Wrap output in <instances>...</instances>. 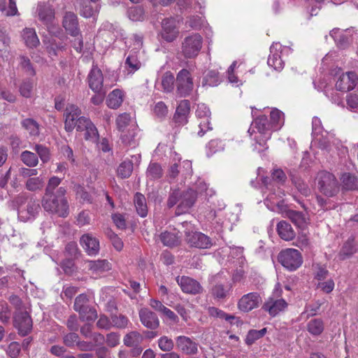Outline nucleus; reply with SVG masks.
I'll return each instance as SVG.
<instances>
[{"label": "nucleus", "mask_w": 358, "mask_h": 358, "mask_svg": "<svg viewBox=\"0 0 358 358\" xmlns=\"http://www.w3.org/2000/svg\"><path fill=\"white\" fill-rule=\"evenodd\" d=\"M196 199L197 193L192 189L185 191L179 188L171 189L166 201V206L169 208H172L178 204L175 211V215L178 216L188 212Z\"/></svg>", "instance_id": "1"}, {"label": "nucleus", "mask_w": 358, "mask_h": 358, "mask_svg": "<svg viewBox=\"0 0 358 358\" xmlns=\"http://www.w3.org/2000/svg\"><path fill=\"white\" fill-rule=\"evenodd\" d=\"M66 192V189L60 187L57 189L56 194L43 196L42 206L44 210L50 214L66 217L69 214V206L65 197Z\"/></svg>", "instance_id": "2"}, {"label": "nucleus", "mask_w": 358, "mask_h": 358, "mask_svg": "<svg viewBox=\"0 0 358 358\" xmlns=\"http://www.w3.org/2000/svg\"><path fill=\"white\" fill-rule=\"evenodd\" d=\"M73 309L78 313L79 319L82 322H92L98 317L96 310L91 306L89 296L85 294L76 297Z\"/></svg>", "instance_id": "3"}, {"label": "nucleus", "mask_w": 358, "mask_h": 358, "mask_svg": "<svg viewBox=\"0 0 358 358\" xmlns=\"http://www.w3.org/2000/svg\"><path fill=\"white\" fill-rule=\"evenodd\" d=\"M278 260L284 268L289 271H296L303 263L301 252L294 248L282 250L278 254Z\"/></svg>", "instance_id": "4"}, {"label": "nucleus", "mask_w": 358, "mask_h": 358, "mask_svg": "<svg viewBox=\"0 0 358 358\" xmlns=\"http://www.w3.org/2000/svg\"><path fill=\"white\" fill-rule=\"evenodd\" d=\"M318 189L321 193L329 197L336 196L339 192V186L336 177L327 171L318 174Z\"/></svg>", "instance_id": "5"}, {"label": "nucleus", "mask_w": 358, "mask_h": 358, "mask_svg": "<svg viewBox=\"0 0 358 358\" xmlns=\"http://www.w3.org/2000/svg\"><path fill=\"white\" fill-rule=\"evenodd\" d=\"M203 45V38L199 34H192L183 39L181 44V52L185 58L196 57Z\"/></svg>", "instance_id": "6"}, {"label": "nucleus", "mask_w": 358, "mask_h": 358, "mask_svg": "<svg viewBox=\"0 0 358 358\" xmlns=\"http://www.w3.org/2000/svg\"><path fill=\"white\" fill-rule=\"evenodd\" d=\"M176 84L177 92L180 96L185 97L189 95L194 88L190 72L186 69L180 70L177 74Z\"/></svg>", "instance_id": "7"}, {"label": "nucleus", "mask_w": 358, "mask_h": 358, "mask_svg": "<svg viewBox=\"0 0 358 358\" xmlns=\"http://www.w3.org/2000/svg\"><path fill=\"white\" fill-rule=\"evenodd\" d=\"M280 293L281 290H275L273 296H270L262 306V309L268 312L271 317H275L287 306V302L283 299L277 298Z\"/></svg>", "instance_id": "8"}, {"label": "nucleus", "mask_w": 358, "mask_h": 358, "mask_svg": "<svg viewBox=\"0 0 358 358\" xmlns=\"http://www.w3.org/2000/svg\"><path fill=\"white\" fill-rule=\"evenodd\" d=\"M13 325L20 336H25L31 331L33 322L27 311H18L13 315Z\"/></svg>", "instance_id": "9"}, {"label": "nucleus", "mask_w": 358, "mask_h": 358, "mask_svg": "<svg viewBox=\"0 0 358 358\" xmlns=\"http://www.w3.org/2000/svg\"><path fill=\"white\" fill-rule=\"evenodd\" d=\"M185 241L190 247L199 249H208L214 244L213 240L209 236L199 231L186 232Z\"/></svg>", "instance_id": "10"}, {"label": "nucleus", "mask_w": 358, "mask_h": 358, "mask_svg": "<svg viewBox=\"0 0 358 358\" xmlns=\"http://www.w3.org/2000/svg\"><path fill=\"white\" fill-rule=\"evenodd\" d=\"M262 301L258 292H250L244 294L238 301V308L244 313H248L259 306Z\"/></svg>", "instance_id": "11"}, {"label": "nucleus", "mask_w": 358, "mask_h": 358, "mask_svg": "<svg viewBox=\"0 0 358 358\" xmlns=\"http://www.w3.org/2000/svg\"><path fill=\"white\" fill-rule=\"evenodd\" d=\"M41 210L39 201L33 198L27 201L26 206H21L18 209V218L22 222H27L33 220Z\"/></svg>", "instance_id": "12"}, {"label": "nucleus", "mask_w": 358, "mask_h": 358, "mask_svg": "<svg viewBox=\"0 0 358 358\" xmlns=\"http://www.w3.org/2000/svg\"><path fill=\"white\" fill-rule=\"evenodd\" d=\"M62 24L66 33L72 37H77L81 33L78 17L71 11L65 12Z\"/></svg>", "instance_id": "13"}, {"label": "nucleus", "mask_w": 358, "mask_h": 358, "mask_svg": "<svg viewBox=\"0 0 358 358\" xmlns=\"http://www.w3.org/2000/svg\"><path fill=\"white\" fill-rule=\"evenodd\" d=\"M357 74L353 71L342 73L336 81V88L341 92L352 90L357 85Z\"/></svg>", "instance_id": "14"}, {"label": "nucleus", "mask_w": 358, "mask_h": 358, "mask_svg": "<svg viewBox=\"0 0 358 358\" xmlns=\"http://www.w3.org/2000/svg\"><path fill=\"white\" fill-rule=\"evenodd\" d=\"M176 280L181 289L185 293L197 294L201 293L203 291V287L200 283L192 278L187 276L178 277Z\"/></svg>", "instance_id": "15"}, {"label": "nucleus", "mask_w": 358, "mask_h": 358, "mask_svg": "<svg viewBox=\"0 0 358 358\" xmlns=\"http://www.w3.org/2000/svg\"><path fill=\"white\" fill-rule=\"evenodd\" d=\"M177 348L187 355H194L198 352V344L190 338L179 336L176 338Z\"/></svg>", "instance_id": "16"}, {"label": "nucleus", "mask_w": 358, "mask_h": 358, "mask_svg": "<svg viewBox=\"0 0 358 358\" xmlns=\"http://www.w3.org/2000/svg\"><path fill=\"white\" fill-rule=\"evenodd\" d=\"M162 37L167 42L173 41L178 36L179 31L176 27V22L173 18L163 20L162 22Z\"/></svg>", "instance_id": "17"}, {"label": "nucleus", "mask_w": 358, "mask_h": 358, "mask_svg": "<svg viewBox=\"0 0 358 358\" xmlns=\"http://www.w3.org/2000/svg\"><path fill=\"white\" fill-rule=\"evenodd\" d=\"M80 243L88 255L95 256L100 250L99 241L92 234H85L80 237Z\"/></svg>", "instance_id": "18"}, {"label": "nucleus", "mask_w": 358, "mask_h": 358, "mask_svg": "<svg viewBox=\"0 0 358 358\" xmlns=\"http://www.w3.org/2000/svg\"><path fill=\"white\" fill-rule=\"evenodd\" d=\"M190 110V103L188 100H182L176 108L173 120L178 126H183L188 122V115Z\"/></svg>", "instance_id": "19"}, {"label": "nucleus", "mask_w": 358, "mask_h": 358, "mask_svg": "<svg viewBox=\"0 0 358 358\" xmlns=\"http://www.w3.org/2000/svg\"><path fill=\"white\" fill-rule=\"evenodd\" d=\"M89 86L95 93L101 92L103 88V76L97 66H93L87 77Z\"/></svg>", "instance_id": "20"}, {"label": "nucleus", "mask_w": 358, "mask_h": 358, "mask_svg": "<svg viewBox=\"0 0 358 358\" xmlns=\"http://www.w3.org/2000/svg\"><path fill=\"white\" fill-rule=\"evenodd\" d=\"M141 323L148 329L155 330L159 327V320L157 315L148 308H142L139 311Z\"/></svg>", "instance_id": "21"}, {"label": "nucleus", "mask_w": 358, "mask_h": 358, "mask_svg": "<svg viewBox=\"0 0 358 358\" xmlns=\"http://www.w3.org/2000/svg\"><path fill=\"white\" fill-rule=\"evenodd\" d=\"M81 111L80 108L73 104L68 105L65 110L64 128L66 131H72L75 128V121L78 118Z\"/></svg>", "instance_id": "22"}, {"label": "nucleus", "mask_w": 358, "mask_h": 358, "mask_svg": "<svg viewBox=\"0 0 358 358\" xmlns=\"http://www.w3.org/2000/svg\"><path fill=\"white\" fill-rule=\"evenodd\" d=\"M38 19L46 26H49L55 19V10L48 4H39L37 7Z\"/></svg>", "instance_id": "23"}, {"label": "nucleus", "mask_w": 358, "mask_h": 358, "mask_svg": "<svg viewBox=\"0 0 358 358\" xmlns=\"http://www.w3.org/2000/svg\"><path fill=\"white\" fill-rule=\"evenodd\" d=\"M201 107L199 108L198 110H196L197 116L201 118V121L199 125L200 130L198 131V135L199 136H203L206 131L212 129V127H210L209 110L206 109L205 107V110L201 111Z\"/></svg>", "instance_id": "24"}, {"label": "nucleus", "mask_w": 358, "mask_h": 358, "mask_svg": "<svg viewBox=\"0 0 358 358\" xmlns=\"http://www.w3.org/2000/svg\"><path fill=\"white\" fill-rule=\"evenodd\" d=\"M276 229L279 236L285 241H292L295 238V231L291 224L285 220L278 223Z\"/></svg>", "instance_id": "25"}, {"label": "nucleus", "mask_w": 358, "mask_h": 358, "mask_svg": "<svg viewBox=\"0 0 358 358\" xmlns=\"http://www.w3.org/2000/svg\"><path fill=\"white\" fill-rule=\"evenodd\" d=\"M134 203L136 213L141 217H145L148 213V208L145 196L140 192H136L134 196Z\"/></svg>", "instance_id": "26"}, {"label": "nucleus", "mask_w": 358, "mask_h": 358, "mask_svg": "<svg viewBox=\"0 0 358 358\" xmlns=\"http://www.w3.org/2000/svg\"><path fill=\"white\" fill-rule=\"evenodd\" d=\"M22 36L26 45L29 48H36L40 43L36 31L33 28H24Z\"/></svg>", "instance_id": "27"}, {"label": "nucleus", "mask_w": 358, "mask_h": 358, "mask_svg": "<svg viewBox=\"0 0 358 358\" xmlns=\"http://www.w3.org/2000/svg\"><path fill=\"white\" fill-rule=\"evenodd\" d=\"M124 93L119 89H115L109 93L106 100L107 106L110 108L116 109L119 108L123 102Z\"/></svg>", "instance_id": "28"}, {"label": "nucleus", "mask_w": 358, "mask_h": 358, "mask_svg": "<svg viewBox=\"0 0 358 358\" xmlns=\"http://www.w3.org/2000/svg\"><path fill=\"white\" fill-rule=\"evenodd\" d=\"M159 239L164 245L174 248L180 245V237L176 234L165 231L159 235Z\"/></svg>", "instance_id": "29"}, {"label": "nucleus", "mask_w": 358, "mask_h": 358, "mask_svg": "<svg viewBox=\"0 0 358 358\" xmlns=\"http://www.w3.org/2000/svg\"><path fill=\"white\" fill-rule=\"evenodd\" d=\"M22 127L26 129L31 137H38L40 134V124L33 118H26L21 121Z\"/></svg>", "instance_id": "30"}, {"label": "nucleus", "mask_w": 358, "mask_h": 358, "mask_svg": "<svg viewBox=\"0 0 358 358\" xmlns=\"http://www.w3.org/2000/svg\"><path fill=\"white\" fill-rule=\"evenodd\" d=\"M355 252L354 238H349L342 246L338 255V258L340 261H343L350 257Z\"/></svg>", "instance_id": "31"}, {"label": "nucleus", "mask_w": 358, "mask_h": 358, "mask_svg": "<svg viewBox=\"0 0 358 358\" xmlns=\"http://www.w3.org/2000/svg\"><path fill=\"white\" fill-rule=\"evenodd\" d=\"M44 43L50 55L57 56L58 52L64 51L66 49V45L62 41H57L54 38H51Z\"/></svg>", "instance_id": "32"}, {"label": "nucleus", "mask_w": 358, "mask_h": 358, "mask_svg": "<svg viewBox=\"0 0 358 358\" xmlns=\"http://www.w3.org/2000/svg\"><path fill=\"white\" fill-rule=\"evenodd\" d=\"M231 288V286L216 283L212 287L210 293L216 299H224L229 295Z\"/></svg>", "instance_id": "33"}, {"label": "nucleus", "mask_w": 358, "mask_h": 358, "mask_svg": "<svg viewBox=\"0 0 358 358\" xmlns=\"http://www.w3.org/2000/svg\"><path fill=\"white\" fill-rule=\"evenodd\" d=\"M285 217L289 219L298 227H303L306 224V216L302 212L287 210L285 212Z\"/></svg>", "instance_id": "34"}, {"label": "nucleus", "mask_w": 358, "mask_h": 358, "mask_svg": "<svg viewBox=\"0 0 358 358\" xmlns=\"http://www.w3.org/2000/svg\"><path fill=\"white\" fill-rule=\"evenodd\" d=\"M88 268L92 272L103 273L110 269V264L106 259L89 261Z\"/></svg>", "instance_id": "35"}, {"label": "nucleus", "mask_w": 358, "mask_h": 358, "mask_svg": "<svg viewBox=\"0 0 358 358\" xmlns=\"http://www.w3.org/2000/svg\"><path fill=\"white\" fill-rule=\"evenodd\" d=\"M143 340V337L139 332L132 331L124 336L123 343L127 347H134L141 343Z\"/></svg>", "instance_id": "36"}, {"label": "nucleus", "mask_w": 358, "mask_h": 358, "mask_svg": "<svg viewBox=\"0 0 358 358\" xmlns=\"http://www.w3.org/2000/svg\"><path fill=\"white\" fill-rule=\"evenodd\" d=\"M341 180L343 188L347 190H354L358 188L357 178L350 173H343Z\"/></svg>", "instance_id": "37"}, {"label": "nucleus", "mask_w": 358, "mask_h": 358, "mask_svg": "<svg viewBox=\"0 0 358 358\" xmlns=\"http://www.w3.org/2000/svg\"><path fill=\"white\" fill-rule=\"evenodd\" d=\"M324 327L321 319L310 320L307 324V330L313 336H319L324 331Z\"/></svg>", "instance_id": "38"}, {"label": "nucleus", "mask_w": 358, "mask_h": 358, "mask_svg": "<svg viewBox=\"0 0 358 358\" xmlns=\"http://www.w3.org/2000/svg\"><path fill=\"white\" fill-rule=\"evenodd\" d=\"M176 78L171 71L165 72L162 77V87L166 93L171 92L174 89Z\"/></svg>", "instance_id": "39"}, {"label": "nucleus", "mask_w": 358, "mask_h": 358, "mask_svg": "<svg viewBox=\"0 0 358 358\" xmlns=\"http://www.w3.org/2000/svg\"><path fill=\"white\" fill-rule=\"evenodd\" d=\"M220 83L219 73L215 70L208 71L202 80L203 86L215 87Z\"/></svg>", "instance_id": "40"}, {"label": "nucleus", "mask_w": 358, "mask_h": 358, "mask_svg": "<svg viewBox=\"0 0 358 358\" xmlns=\"http://www.w3.org/2000/svg\"><path fill=\"white\" fill-rule=\"evenodd\" d=\"M20 159L26 166L29 167H34L37 166L38 163L37 155L28 150L22 152L20 154Z\"/></svg>", "instance_id": "41"}, {"label": "nucleus", "mask_w": 358, "mask_h": 358, "mask_svg": "<svg viewBox=\"0 0 358 358\" xmlns=\"http://www.w3.org/2000/svg\"><path fill=\"white\" fill-rule=\"evenodd\" d=\"M141 64L134 54H130L126 59L124 67L129 73H133L141 68Z\"/></svg>", "instance_id": "42"}, {"label": "nucleus", "mask_w": 358, "mask_h": 358, "mask_svg": "<svg viewBox=\"0 0 358 358\" xmlns=\"http://www.w3.org/2000/svg\"><path fill=\"white\" fill-rule=\"evenodd\" d=\"M146 174L150 180H157L162 178L163 170L158 163H150L148 167Z\"/></svg>", "instance_id": "43"}, {"label": "nucleus", "mask_w": 358, "mask_h": 358, "mask_svg": "<svg viewBox=\"0 0 358 358\" xmlns=\"http://www.w3.org/2000/svg\"><path fill=\"white\" fill-rule=\"evenodd\" d=\"M137 132L135 129L129 130L127 133L122 134L121 139L122 143L131 148H135L138 144V140L136 138Z\"/></svg>", "instance_id": "44"}, {"label": "nucleus", "mask_w": 358, "mask_h": 358, "mask_svg": "<svg viewBox=\"0 0 358 358\" xmlns=\"http://www.w3.org/2000/svg\"><path fill=\"white\" fill-rule=\"evenodd\" d=\"M270 124L265 116H262L255 120V127L261 135L271 134L269 132Z\"/></svg>", "instance_id": "45"}, {"label": "nucleus", "mask_w": 358, "mask_h": 358, "mask_svg": "<svg viewBox=\"0 0 358 358\" xmlns=\"http://www.w3.org/2000/svg\"><path fill=\"white\" fill-rule=\"evenodd\" d=\"M208 313L213 317L225 320L226 321H229L231 324H232L233 320L236 319L234 315L227 314L224 311L215 307H210L208 308Z\"/></svg>", "instance_id": "46"}, {"label": "nucleus", "mask_w": 358, "mask_h": 358, "mask_svg": "<svg viewBox=\"0 0 358 358\" xmlns=\"http://www.w3.org/2000/svg\"><path fill=\"white\" fill-rule=\"evenodd\" d=\"M133 171V163L131 161H124L117 168V175L122 178H129Z\"/></svg>", "instance_id": "47"}, {"label": "nucleus", "mask_w": 358, "mask_h": 358, "mask_svg": "<svg viewBox=\"0 0 358 358\" xmlns=\"http://www.w3.org/2000/svg\"><path fill=\"white\" fill-rule=\"evenodd\" d=\"M27 189L31 192H36L42 189L44 186V181L40 177L30 178L25 184Z\"/></svg>", "instance_id": "48"}, {"label": "nucleus", "mask_w": 358, "mask_h": 358, "mask_svg": "<svg viewBox=\"0 0 358 358\" xmlns=\"http://www.w3.org/2000/svg\"><path fill=\"white\" fill-rule=\"evenodd\" d=\"M284 115L283 113L278 110H272L270 114L271 121L272 122V127L273 129L278 130L282 124L284 123Z\"/></svg>", "instance_id": "49"}, {"label": "nucleus", "mask_w": 358, "mask_h": 358, "mask_svg": "<svg viewBox=\"0 0 358 358\" xmlns=\"http://www.w3.org/2000/svg\"><path fill=\"white\" fill-rule=\"evenodd\" d=\"M268 65L273 67L276 71H281L284 68V62L280 57V55L274 52L269 55L267 61Z\"/></svg>", "instance_id": "50"}, {"label": "nucleus", "mask_w": 358, "mask_h": 358, "mask_svg": "<svg viewBox=\"0 0 358 358\" xmlns=\"http://www.w3.org/2000/svg\"><path fill=\"white\" fill-rule=\"evenodd\" d=\"M84 131V138L86 141H90L93 143L97 142L99 135L96 127L92 123V122L89 124L87 129H86Z\"/></svg>", "instance_id": "51"}, {"label": "nucleus", "mask_w": 358, "mask_h": 358, "mask_svg": "<svg viewBox=\"0 0 358 358\" xmlns=\"http://www.w3.org/2000/svg\"><path fill=\"white\" fill-rule=\"evenodd\" d=\"M159 348L163 352H170L174 348L173 341L166 336L160 337L157 341Z\"/></svg>", "instance_id": "52"}, {"label": "nucleus", "mask_w": 358, "mask_h": 358, "mask_svg": "<svg viewBox=\"0 0 358 358\" xmlns=\"http://www.w3.org/2000/svg\"><path fill=\"white\" fill-rule=\"evenodd\" d=\"M112 327L118 329H125L129 324L128 318L123 315H111Z\"/></svg>", "instance_id": "53"}, {"label": "nucleus", "mask_w": 358, "mask_h": 358, "mask_svg": "<svg viewBox=\"0 0 358 358\" xmlns=\"http://www.w3.org/2000/svg\"><path fill=\"white\" fill-rule=\"evenodd\" d=\"M34 151L37 153L41 160L43 163L48 162L50 159V153L49 149L41 144H36L34 148Z\"/></svg>", "instance_id": "54"}, {"label": "nucleus", "mask_w": 358, "mask_h": 358, "mask_svg": "<svg viewBox=\"0 0 358 358\" xmlns=\"http://www.w3.org/2000/svg\"><path fill=\"white\" fill-rule=\"evenodd\" d=\"M79 338V335L73 331L64 335L62 340L65 347L73 348L76 347Z\"/></svg>", "instance_id": "55"}, {"label": "nucleus", "mask_w": 358, "mask_h": 358, "mask_svg": "<svg viewBox=\"0 0 358 358\" xmlns=\"http://www.w3.org/2000/svg\"><path fill=\"white\" fill-rule=\"evenodd\" d=\"M131 120V115L129 113H124L119 115L116 118V124L118 130L124 131L129 125Z\"/></svg>", "instance_id": "56"}, {"label": "nucleus", "mask_w": 358, "mask_h": 358, "mask_svg": "<svg viewBox=\"0 0 358 358\" xmlns=\"http://www.w3.org/2000/svg\"><path fill=\"white\" fill-rule=\"evenodd\" d=\"M292 180L295 187L301 194H303L305 196H308L310 194L311 190L310 187L301 178H293Z\"/></svg>", "instance_id": "57"}, {"label": "nucleus", "mask_w": 358, "mask_h": 358, "mask_svg": "<svg viewBox=\"0 0 358 358\" xmlns=\"http://www.w3.org/2000/svg\"><path fill=\"white\" fill-rule=\"evenodd\" d=\"M61 181L62 179L58 177H51L48 180L44 196L56 194V192H55V189H56V187L59 186V185L61 183Z\"/></svg>", "instance_id": "58"}, {"label": "nucleus", "mask_w": 358, "mask_h": 358, "mask_svg": "<svg viewBox=\"0 0 358 358\" xmlns=\"http://www.w3.org/2000/svg\"><path fill=\"white\" fill-rule=\"evenodd\" d=\"M34 86V83L31 80H24L20 86V94L25 98L31 97Z\"/></svg>", "instance_id": "59"}, {"label": "nucleus", "mask_w": 358, "mask_h": 358, "mask_svg": "<svg viewBox=\"0 0 358 358\" xmlns=\"http://www.w3.org/2000/svg\"><path fill=\"white\" fill-rule=\"evenodd\" d=\"M105 343L109 348H115L120 344V334L117 332H110L106 334Z\"/></svg>", "instance_id": "60"}, {"label": "nucleus", "mask_w": 358, "mask_h": 358, "mask_svg": "<svg viewBox=\"0 0 358 358\" xmlns=\"http://www.w3.org/2000/svg\"><path fill=\"white\" fill-rule=\"evenodd\" d=\"M144 12L143 8L138 6L131 8L128 11V15L132 21H141L143 19Z\"/></svg>", "instance_id": "61"}, {"label": "nucleus", "mask_w": 358, "mask_h": 358, "mask_svg": "<svg viewBox=\"0 0 358 358\" xmlns=\"http://www.w3.org/2000/svg\"><path fill=\"white\" fill-rule=\"evenodd\" d=\"M96 325L99 329L109 330L112 327L111 319L110 320L105 315H100Z\"/></svg>", "instance_id": "62"}, {"label": "nucleus", "mask_w": 358, "mask_h": 358, "mask_svg": "<svg viewBox=\"0 0 358 358\" xmlns=\"http://www.w3.org/2000/svg\"><path fill=\"white\" fill-rule=\"evenodd\" d=\"M335 41L340 48L345 49L350 44L351 36L345 34H341L335 38Z\"/></svg>", "instance_id": "63"}, {"label": "nucleus", "mask_w": 358, "mask_h": 358, "mask_svg": "<svg viewBox=\"0 0 358 358\" xmlns=\"http://www.w3.org/2000/svg\"><path fill=\"white\" fill-rule=\"evenodd\" d=\"M154 113L159 118L164 117L168 113V108L163 101L157 102L154 107Z\"/></svg>", "instance_id": "64"}]
</instances>
